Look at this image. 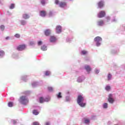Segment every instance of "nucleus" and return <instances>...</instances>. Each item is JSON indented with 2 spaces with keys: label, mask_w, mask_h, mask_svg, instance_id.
<instances>
[{
  "label": "nucleus",
  "mask_w": 125,
  "mask_h": 125,
  "mask_svg": "<svg viewBox=\"0 0 125 125\" xmlns=\"http://www.w3.org/2000/svg\"><path fill=\"white\" fill-rule=\"evenodd\" d=\"M9 39H10V37H9V36H7L6 37H5V40H6V41H8V40H9Z\"/></svg>",
  "instance_id": "864d4df0"
},
{
  "label": "nucleus",
  "mask_w": 125,
  "mask_h": 125,
  "mask_svg": "<svg viewBox=\"0 0 125 125\" xmlns=\"http://www.w3.org/2000/svg\"><path fill=\"white\" fill-rule=\"evenodd\" d=\"M14 103L13 102L9 101L8 102V106L10 108H12V107L13 106Z\"/></svg>",
  "instance_id": "c756f323"
},
{
  "label": "nucleus",
  "mask_w": 125,
  "mask_h": 125,
  "mask_svg": "<svg viewBox=\"0 0 125 125\" xmlns=\"http://www.w3.org/2000/svg\"><path fill=\"white\" fill-rule=\"evenodd\" d=\"M108 102L110 103V104H114L115 101H116V99L115 98L113 97L112 94H109L108 95V98L107 99Z\"/></svg>",
  "instance_id": "6e6552de"
},
{
  "label": "nucleus",
  "mask_w": 125,
  "mask_h": 125,
  "mask_svg": "<svg viewBox=\"0 0 125 125\" xmlns=\"http://www.w3.org/2000/svg\"><path fill=\"white\" fill-rule=\"evenodd\" d=\"M84 69L86 70V72L88 73V74H89L90 72H91V67H90V66L88 65H85L84 66Z\"/></svg>",
  "instance_id": "4468645a"
},
{
  "label": "nucleus",
  "mask_w": 125,
  "mask_h": 125,
  "mask_svg": "<svg viewBox=\"0 0 125 125\" xmlns=\"http://www.w3.org/2000/svg\"><path fill=\"white\" fill-rule=\"evenodd\" d=\"M84 80H85V77H84L83 75H81L78 78L77 82V83H83Z\"/></svg>",
  "instance_id": "f8f14e48"
},
{
  "label": "nucleus",
  "mask_w": 125,
  "mask_h": 125,
  "mask_svg": "<svg viewBox=\"0 0 125 125\" xmlns=\"http://www.w3.org/2000/svg\"><path fill=\"white\" fill-rule=\"evenodd\" d=\"M41 3L42 5H45L46 2H45V0H41Z\"/></svg>",
  "instance_id": "a19ab883"
},
{
  "label": "nucleus",
  "mask_w": 125,
  "mask_h": 125,
  "mask_svg": "<svg viewBox=\"0 0 125 125\" xmlns=\"http://www.w3.org/2000/svg\"><path fill=\"white\" fill-rule=\"evenodd\" d=\"M105 89L106 90V91H109L111 90V86L109 85H106Z\"/></svg>",
  "instance_id": "72a5a7b5"
},
{
  "label": "nucleus",
  "mask_w": 125,
  "mask_h": 125,
  "mask_svg": "<svg viewBox=\"0 0 125 125\" xmlns=\"http://www.w3.org/2000/svg\"><path fill=\"white\" fill-rule=\"evenodd\" d=\"M98 18H103L106 16V12L104 10L100 11L98 14Z\"/></svg>",
  "instance_id": "9d476101"
},
{
  "label": "nucleus",
  "mask_w": 125,
  "mask_h": 125,
  "mask_svg": "<svg viewBox=\"0 0 125 125\" xmlns=\"http://www.w3.org/2000/svg\"><path fill=\"white\" fill-rule=\"evenodd\" d=\"M56 97L58 99L62 98V93H61V92H59L58 94L56 95Z\"/></svg>",
  "instance_id": "c85d7f7f"
},
{
  "label": "nucleus",
  "mask_w": 125,
  "mask_h": 125,
  "mask_svg": "<svg viewBox=\"0 0 125 125\" xmlns=\"http://www.w3.org/2000/svg\"><path fill=\"white\" fill-rule=\"evenodd\" d=\"M87 53H88L87 51L84 50H82L81 52V55H86Z\"/></svg>",
  "instance_id": "2f4dec72"
},
{
  "label": "nucleus",
  "mask_w": 125,
  "mask_h": 125,
  "mask_svg": "<svg viewBox=\"0 0 125 125\" xmlns=\"http://www.w3.org/2000/svg\"><path fill=\"white\" fill-rule=\"evenodd\" d=\"M36 109H37V110H38V111L41 110V109H42V107L40 106H37L36 107Z\"/></svg>",
  "instance_id": "3c124183"
},
{
  "label": "nucleus",
  "mask_w": 125,
  "mask_h": 125,
  "mask_svg": "<svg viewBox=\"0 0 125 125\" xmlns=\"http://www.w3.org/2000/svg\"><path fill=\"white\" fill-rule=\"evenodd\" d=\"M26 47H27L26 44H22L17 46L16 49L17 50H18V51H23V50H25V49H26Z\"/></svg>",
  "instance_id": "1a4fd4ad"
},
{
  "label": "nucleus",
  "mask_w": 125,
  "mask_h": 125,
  "mask_svg": "<svg viewBox=\"0 0 125 125\" xmlns=\"http://www.w3.org/2000/svg\"><path fill=\"white\" fill-rule=\"evenodd\" d=\"M74 39V37L72 35H69L66 38V42H72V40Z\"/></svg>",
  "instance_id": "a211bd4d"
},
{
  "label": "nucleus",
  "mask_w": 125,
  "mask_h": 125,
  "mask_svg": "<svg viewBox=\"0 0 125 125\" xmlns=\"http://www.w3.org/2000/svg\"><path fill=\"white\" fill-rule=\"evenodd\" d=\"M49 42L51 43H55L57 42V38L55 36H51L49 38Z\"/></svg>",
  "instance_id": "9b49d317"
},
{
  "label": "nucleus",
  "mask_w": 125,
  "mask_h": 125,
  "mask_svg": "<svg viewBox=\"0 0 125 125\" xmlns=\"http://www.w3.org/2000/svg\"><path fill=\"white\" fill-rule=\"evenodd\" d=\"M15 38H17V39H19L21 36L20 34L17 33L14 35Z\"/></svg>",
  "instance_id": "79ce46f5"
},
{
  "label": "nucleus",
  "mask_w": 125,
  "mask_h": 125,
  "mask_svg": "<svg viewBox=\"0 0 125 125\" xmlns=\"http://www.w3.org/2000/svg\"><path fill=\"white\" fill-rule=\"evenodd\" d=\"M104 24V21L103 20H101L97 22V25L99 26V27H102Z\"/></svg>",
  "instance_id": "aec40b11"
},
{
  "label": "nucleus",
  "mask_w": 125,
  "mask_h": 125,
  "mask_svg": "<svg viewBox=\"0 0 125 125\" xmlns=\"http://www.w3.org/2000/svg\"><path fill=\"white\" fill-rule=\"evenodd\" d=\"M41 49L42 51H46L47 50V46L45 44H43L41 46Z\"/></svg>",
  "instance_id": "412c9836"
},
{
  "label": "nucleus",
  "mask_w": 125,
  "mask_h": 125,
  "mask_svg": "<svg viewBox=\"0 0 125 125\" xmlns=\"http://www.w3.org/2000/svg\"><path fill=\"white\" fill-rule=\"evenodd\" d=\"M40 85V82H34L32 83V87H36V86H39Z\"/></svg>",
  "instance_id": "4be33fe9"
},
{
  "label": "nucleus",
  "mask_w": 125,
  "mask_h": 125,
  "mask_svg": "<svg viewBox=\"0 0 125 125\" xmlns=\"http://www.w3.org/2000/svg\"><path fill=\"white\" fill-rule=\"evenodd\" d=\"M84 124L86 125H90V120L88 118H84Z\"/></svg>",
  "instance_id": "6ab92c4d"
},
{
  "label": "nucleus",
  "mask_w": 125,
  "mask_h": 125,
  "mask_svg": "<svg viewBox=\"0 0 125 125\" xmlns=\"http://www.w3.org/2000/svg\"><path fill=\"white\" fill-rule=\"evenodd\" d=\"M74 0H69L70 1H73Z\"/></svg>",
  "instance_id": "052dcab7"
},
{
  "label": "nucleus",
  "mask_w": 125,
  "mask_h": 125,
  "mask_svg": "<svg viewBox=\"0 0 125 125\" xmlns=\"http://www.w3.org/2000/svg\"><path fill=\"white\" fill-rule=\"evenodd\" d=\"M11 124H12V125H17V120H15V119H11Z\"/></svg>",
  "instance_id": "7c9ffc66"
},
{
  "label": "nucleus",
  "mask_w": 125,
  "mask_h": 125,
  "mask_svg": "<svg viewBox=\"0 0 125 125\" xmlns=\"http://www.w3.org/2000/svg\"><path fill=\"white\" fill-rule=\"evenodd\" d=\"M5 26L3 25H1L0 26V28L1 31H4V30Z\"/></svg>",
  "instance_id": "de8ad7c7"
},
{
  "label": "nucleus",
  "mask_w": 125,
  "mask_h": 125,
  "mask_svg": "<svg viewBox=\"0 0 125 125\" xmlns=\"http://www.w3.org/2000/svg\"><path fill=\"white\" fill-rule=\"evenodd\" d=\"M33 114L35 116H38V114H39V111H38L37 109H34L33 110Z\"/></svg>",
  "instance_id": "4c0bfd02"
},
{
  "label": "nucleus",
  "mask_w": 125,
  "mask_h": 125,
  "mask_svg": "<svg viewBox=\"0 0 125 125\" xmlns=\"http://www.w3.org/2000/svg\"><path fill=\"white\" fill-rule=\"evenodd\" d=\"M0 4L1 5V4H2V3H1V1H0Z\"/></svg>",
  "instance_id": "bf43d9fd"
},
{
  "label": "nucleus",
  "mask_w": 125,
  "mask_h": 125,
  "mask_svg": "<svg viewBox=\"0 0 125 125\" xmlns=\"http://www.w3.org/2000/svg\"><path fill=\"white\" fill-rule=\"evenodd\" d=\"M32 125H41V124H40L39 122L35 121L33 122Z\"/></svg>",
  "instance_id": "37998d69"
},
{
  "label": "nucleus",
  "mask_w": 125,
  "mask_h": 125,
  "mask_svg": "<svg viewBox=\"0 0 125 125\" xmlns=\"http://www.w3.org/2000/svg\"><path fill=\"white\" fill-rule=\"evenodd\" d=\"M117 20L116 18V17L114 16L113 17V19L111 20V22H117Z\"/></svg>",
  "instance_id": "c03bdc74"
},
{
  "label": "nucleus",
  "mask_w": 125,
  "mask_h": 125,
  "mask_svg": "<svg viewBox=\"0 0 125 125\" xmlns=\"http://www.w3.org/2000/svg\"><path fill=\"white\" fill-rule=\"evenodd\" d=\"M103 108L104 109H107L108 108V103H104L103 104Z\"/></svg>",
  "instance_id": "f704fd0d"
},
{
  "label": "nucleus",
  "mask_w": 125,
  "mask_h": 125,
  "mask_svg": "<svg viewBox=\"0 0 125 125\" xmlns=\"http://www.w3.org/2000/svg\"><path fill=\"white\" fill-rule=\"evenodd\" d=\"M112 80V74L108 73L107 75V81H111Z\"/></svg>",
  "instance_id": "e433bc0d"
},
{
  "label": "nucleus",
  "mask_w": 125,
  "mask_h": 125,
  "mask_svg": "<svg viewBox=\"0 0 125 125\" xmlns=\"http://www.w3.org/2000/svg\"><path fill=\"white\" fill-rule=\"evenodd\" d=\"M12 57L14 59H18L19 58V56H18V54L13 53Z\"/></svg>",
  "instance_id": "a878e982"
},
{
  "label": "nucleus",
  "mask_w": 125,
  "mask_h": 125,
  "mask_svg": "<svg viewBox=\"0 0 125 125\" xmlns=\"http://www.w3.org/2000/svg\"><path fill=\"white\" fill-rule=\"evenodd\" d=\"M37 44L38 46H41V45H42V41L40 40L37 42Z\"/></svg>",
  "instance_id": "58836bf2"
},
{
  "label": "nucleus",
  "mask_w": 125,
  "mask_h": 125,
  "mask_svg": "<svg viewBox=\"0 0 125 125\" xmlns=\"http://www.w3.org/2000/svg\"><path fill=\"white\" fill-rule=\"evenodd\" d=\"M77 102L78 105L82 108H83L86 105V101L83 95H79L78 96Z\"/></svg>",
  "instance_id": "f257e3e1"
},
{
  "label": "nucleus",
  "mask_w": 125,
  "mask_h": 125,
  "mask_svg": "<svg viewBox=\"0 0 125 125\" xmlns=\"http://www.w3.org/2000/svg\"><path fill=\"white\" fill-rule=\"evenodd\" d=\"M71 101V98L70 96H67L65 97V102H70Z\"/></svg>",
  "instance_id": "473e14b6"
},
{
  "label": "nucleus",
  "mask_w": 125,
  "mask_h": 125,
  "mask_svg": "<svg viewBox=\"0 0 125 125\" xmlns=\"http://www.w3.org/2000/svg\"><path fill=\"white\" fill-rule=\"evenodd\" d=\"M21 81L23 82H27L28 81V76L27 75H23L21 77Z\"/></svg>",
  "instance_id": "5701e85b"
},
{
  "label": "nucleus",
  "mask_w": 125,
  "mask_h": 125,
  "mask_svg": "<svg viewBox=\"0 0 125 125\" xmlns=\"http://www.w3.org/2000/svg\"><path fill=\"white\" fill-rule=\"evenodd\" d=\"M50 33H51V31H50V29H46L44 31V34L45 36H46V37H48V36H50Z\"/></svg>",
  "instance_id": "f3484780"
},
{
  "label": "nucleus",
  "mask_w": 125,
  "mask_h": 125,
  "mask_svg": "<svg viewBox=\"0 0 125 125\" xmlns=\"http://www.w3.org/2000/svg\"><path fill=\"white\" fill-rule=\"evenodd\" d=\"M15 8V4L14 3H11L9 6L10 9H14Z\"/></svg>",
  "instance_id": "c9c22d12"
},
{
  "label": "nucleus",
  "mask_w": 125,
  "mask_h": 125,
  "mask_svg": "<svg viewBox=\"0 0 125 125\" xmlns=\"http://www.w3.org/2000/svg\"><path fill=\"white\" fill-rule=\"evenodd\" d=\"M45 125H50V123L49 122H47L45 123Z\"/></svg>",
  "instance_id": "603ef678"
},
{
  "label": "nucleus",
  "mask_w": 125,
  "mask_h": 125,
  "mask_svg": "<svg viewBox=\"0 0 125 125\" xmlns=\"http://www.w3.org/2000/svg\"><path fill=\"white\" fill-rule=\"evenodd\" d=\"M54 16V13L53 10H50L48 13V17H53Z\"/></svg>",
  "instance_id": "bb28decb"
},
{
  "label": "nucleus",
  "mask_w": 125,
  "mask_h": 125,
  "mask_svg": "<svg viewBox=\"0 0 125 125\" xmlns=\"http://www.w3.org/2000/svg\"><path fill=\"white\" fill-rule=\"evenodd\" d=\"M20 22L21 25L22 26H25V25L27 24V21L25 20H21Z\"/></svg>",
  "instance_id": "cd10ccee"
},
{
  "label": "nucleus",
  "mask_w": 125,
  "mask_h": 125,
  "mask_svg": "<svg viewBox=\"0 0 125 125\" xmlns=\"http://www.w3.org/2000/svg\"><path fill=\"white\" fill-rule=\"evenodd\" d=\"M122 28H123L124 30L125 31V24L122 25Z\"/></svg>",
  "instance_id": "5fc2aeb1"
},
{
  "label": "nucleus",
  "mask_w": 125,
  "mask_h": 125,
  "mask_svg": "<svg viewBox=\"0 0 125 125\" xmlns=\"http://www.w3.org/2000/svg\"><path fill=\"white\" fill-rule=\"evenodd\" d=\"M90 119L91 120H95L96 119V115H91Z\"/></svg>",
  "instance_id": "49530a36"
},
{
  "label": "nucleus",
  "mask_w": 125,
  "mask_h": 125,
  "mask_svg": "<svg viewBox=\"0 0 125 125\" xmlns=\"http://www.w3.org/2000/svg\"><path fill=\"white\" fill-rule=\"evenodd\" d=\"M40 15L41 17H45V16H46V11L44 10L40 11Z\"/></svg>",
  "instance_id": "2eb2a0df"
},
{
  "label": "nucleus",
  "mask_w": 125,
  "mask_h": 125,
  "mask_svg": "<svg viewBox=\"0 0 125 125\" xmlns=\"http://www.w3.org/2000/svg\"><path fill=\"white\" fill-rule=\"evenodd\" d=\"M85 60H86V61H88V60H89V59L88 58H85Z\"/></svg>",
  "instance_id": "4d7b16f0"
},
{
  "label": "nucleus",
  "mask_w": 125,
  "mask_h": 125,
  "mask_svg": "<svg viewBox=\"0 0 125 125\" xmlns=\"http://www.w3.org/2000/svg\"><path fill=\"white\" fill-rule=\"evenodd\" d=\"M5 56V52L2 50H0V59H2Z\"/></svg>",
  "instance_id": "dca6fc26"
},
{
  "label": "nucleus",
  "mask_w": 125,
  "mask_h": 125,
  "mask_svg": "<svg viewBox=\"0 0 125 125\" xmlns=\"http://www.w3.org/2000/svg\"><path fill=\"white\" fill-rule=\"evenodd\" d=\"M50 97L48 96L45 97V98L43 96H40L39 97L38 102L41 104H42V103H44V102H49V101H50Z\"/></svg>",
  "instance_id": "f03ea898"
},
{
  "label": "nucleus",
  "mask_w": 125,
  "mask_h": 125,
  "mask_svg": "<svg viewBox=\"0 0 125 125\" xmlns=\"http://www.w3.org/2000/svg\"><path fill=\"white\" fill-rule=\"evenodd\" d=\"M100 72V71L99 70L97 69H96L95 70V73L96 75L98 74V73H99Z\"/></svg>",
  "instance_id": "09e8293b"
},
{
  "label": "nucleus",
  "mask_w": 125,
  "mask_h": 125,
  "mask_svg": "<svg viewBox=\"0 0 125 125\" xmlns=\"http://www.w3.org/2000/svg\"><path fill=\"white\" fill-rule=\"evenodd\" d=\"M22 18L25 20H27V19H29V18H30V16L27 14H23L22 15Z\"/></svg>",
  "instance_id": "393cba45"
},
{
  "label": "nucleus",
  "mask_w": 125,
  "mask_h": 125,
  "mask_svg": "<svg viewBox=\"0 0 125 125\" xmlns=\"http://www.w3.org/2000/svg\"><path fill=\"white\" fill-rule=\"evenodd\" d=\"M29 44L31 46H33V45H35V42L33 41H31V42H30Z\"/></svg>",
  "instance_id": "8fccbe9b"
},
{
  "label": "nucleus",
  "mask_w": 125,
  "mask_h": 125,
  "mask_svg": "<svg viewBox=\"0 0 125 125\" xmlns=\"http://www.w3.org/2000/svg\"><path fill=\"white\" fill-rule=\"evenodd\" d=\"M10 100L13 101V100H14V98L13 97H11V98H10Z\"/></svg>",
  "instance_id": "6e6d98bb"
},
{
  "label": "nucleus",
  "mask_w": 125,
  "mask_h": 125,
  "mask_svg": "<svg viewBox=\"0 0 125 125\" xmlns=\"http://www.w3.org/2000/svg\"><path fill=\"white\" fill-rule=\"evenodd\" d=\"M56 32L57 34L62 33V26L61 25H57L56 27Z\"/></svg>",
  "instance_id": "ddd939ff"
},
{
  "label": "nucleus",
  "mask_w": 125,
  "mask_h": 125,
  "mask_svg": "<svg viewBox=\"0 0 125 125\" xmlns=\"http://www.w3.org/2000/svg\"><path fill=\"white\" fill-rule=\"evenodd\" d=\"M55 4L56 5H59L61 8H64L67 6V3L65 1H61L59 0H55Z\"/></svg>",
  "instance_id": "20e7f679"
},
{
  "label": "nucleus",
  "mask_w": 125,
  "mask_h": 125,
  "mask_svg": "<svg viewBox=\"0 0 125 125\" xmlns=\"http://www.w3.org/2000/svg\"><path fill=\"white\" fill-rule=\"evenodd\" d=\"M111 54H118L119 52V45L113 46L110 51Z\"/></svg>",
  "instance_id": "0eeeda50"
},
{
  "label": "nucleus",
  "mask_w": 125,
  "mask_h": 125,
  "mask_svg": "<svg viewBox=\"0 0 125 125\" xmlns=\"http://www.w3.org/2000/svg\"><path fill=\"white\" fill-rule=\"evenodd\" d=\"M47 89L48 91H49L50 92L53 91V88L51 86L48 87Z\"/></svg>",
  "instance_id": "ea45409f"
},
{
  "label": "nucleus",
  "mask_w": 125,
  "mask_h": 125,
  "mask_svg": "<svg viewBox=\"0 0 125 125\" xmlns=\"http://www.w3.org/2000/svg\"><path fill=\"white\" fill-rule=\"evenodd\" d=\"M94 42H96V45L97 47L100 46L101 45V42H102V38L97 36L94 39Z\"/></svg>",
  "instance_id": "39448f33"
},
{
  "label": "nucleus",
  "mask_w": 125,
  "mask_h": 125,
  "mask_svg": "<svg viewBox=\"0 0 125 125\" xmlns=\"http://www.w3.org/2000/svg\"><path fill=\"white\" fill-rule=\"evenodd\" d=\"M19 102L22 105H27L28 103L27 96H21L19 100Z\"/></svg>",
  "instance_id": "7ed1b4c3"
},
{
  "label": "nucleus",
  "mask_w": 125,
  "mask_h": 125,
  "mask_svg": "<svg viewBox=\"0 0 125 125\" xmlns=\"http://www.w3.org/2000/svg\"><path fill=\"white\" fill-rule=\"evenodd\" d=\"M105 19H106V22H109L110 20H111V18L109 16H107L106 17Z\"/></svg>",
  "instance_id": "a18cd8bd"
},
{
  "label": "nucleus",
  "mask_w": 125,
  "mask_h": 125,
  "mask_svg": "<svg viewBox=\"0 0 125 125\" xmlns=\"http://www.w3.org/2000/svg\"><path fill=\"white\" fill-rule=\"evenodd\" d=\"M44 74L46 77H49V76L51 75V71L50 70H46Z\"/></svg>",
  "instance_id": "b1692460"
},
{
  "label": "nucleus",
  "mask_w": 125,
  "mask_h": 125,
  "mask_svg": "<svg viewBox=\"0 0 125 125\" xmlns=\"http://www.w3.org/2000/svg\"><path fill=\"white\" fill-rule=\"evenodd\" d=\"M66 94H70V92H69V91L67 92Z\"/></svg>",
  "instance_id": "13d9d810"
},
{
  "label": "nucleus",
  "mask_w": 125,
  "mask_h": 125,
  "mask_svg": "<svg viewBox=\"0 0 125 125\" xmlns=\"http://www.w3.org/2000/svg\"><path fill=\"white\" fill-rule=\"evenodd\" d=\"M27 93H30V91H27Z\"/></svg>",
  "instance_id": "680f3d73"
},
{
  "label": "nucleus",
  "mask_w": 125,
  "mask_h": 125,
  "mask_svg": "<svg viewBox=\"0 0 125 125\" xmlns=\"http://www.w3.org/2000/svg\"><path fill=\"white\" fill-rule=\"evenodd\" d=\"M98 8L99 9H102L105 6V0H100L97 3Z\"/></svg>",
  "instance_id": "423d86ee"
}]
</instances>
